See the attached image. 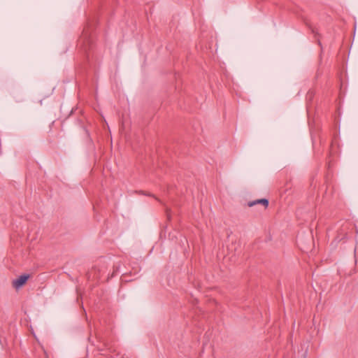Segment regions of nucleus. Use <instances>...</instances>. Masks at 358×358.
Listing matches in <instances>:
<instances>
[{
    "mask_svg": "<svg viewBox=\"0 0 358 358\" xmlns=\"http://www.w3.org/2000/svg\"><path fill=\"white\" fill-rule=\"evenodd\" d=\"M256 204H262L264 206V208H266L268 206V201L266 199H261L248 203V206L250 207Z\"/></svg>",
    "mask_w": 358,
    "mask_h": 358,
    "instance_id": "nucleus-1",
    "label": "nucleus"
},
{
    "mask_svg": "<svg viewBox=\"0 0 358 358\" xmlns=\"http://www.w3.org/2000/svg\"><path fill=\"white\" fill-rule=\"evenodd\" d=\"M13 285L16 289H19L22 286V275L13 282Z\"/></svg>",
    "mask_w": 358,
    "mask_h": 358,
    "instance_id": "nucleus-2",
    "label": "nucleus"
},
{
    "mask_svg": "<svg viewBox=\"0 0 358 358\" xmlns=\"http://www.w3.org/2000/svg\"><path fill=\"white\" fill-rule=\"evenodd\" d=\"M138 194H143V195H145V196H152V197L155 198V199H156L157 201L161 202V201L157 197H156L154 194H152L151 193L145 192L143 191H139Z\"/></svg>",
    "mask_w": 358,
    "mask_h": 358,
    "instance_id": "nucleus-3",
    "label": "nucleus"
},
{
    "mask_svg": "<svg viewBox=\"0 0 358 358\" xmlns=\"http://www.w3.org/2000/svg\"><path fill=\"white\" fill-rule=\"evenodd\" d=\"M47 358H48V357H47Z\"/></svg>",
    "mask_w": 358,
    "mask_h": 358,
    "instance_id": "nucleus-5",
    "label": "nucleus"
},
{
    "mask_svg": "<svg viewBox=\"0 0 358 358\" xmlns=\"http://www.w3.org/2000/svg\"><path fill=\"white\" fill-rule=\"evenodd\" d=\"M28 278H29V275L24 274V285L26 283Z\"/></svg>",
    "mask_w": 358,
    "mask_h": 358,
    "instance_id": "nucleus-4",
    "label": "nucleus"
}]
</instances>
